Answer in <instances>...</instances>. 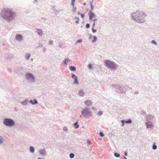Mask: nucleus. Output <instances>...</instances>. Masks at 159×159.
Here are the masks:
<instances>
[{
	"instance_id": "f257e3e1",
	"label": "nucleus",
	"mask_w": 159,
	"mask_h": 159,
	"mask_svg": "<svg viewBox=\"0 0 159 159\" xmlns=\"http://www.w3.org/2000/svg\"><path fill=\"white\" fill-rule=\"evenodd\" d=\"M16 14L11 9L5 8L2 9L0 13V19L10 23L15 20Z\"/></svg>"
},
{
	"instance_id": "f03ea898",
	"label": "nucleus",
	"mask_w": 159,
	"mask_h": 159,
	"mask_svg": "<svg viewBox=\"0 0 159 159\" xmlns=\"http://www.w3.org/2000/svg\"><path fill=\"white\" fill-rule=\"evenodd\" d=\"M132 19L136 22L139 23H143L145 22L144 18L146 16V13L140 11H137L131 14Z\"/></svg>"
},
{
	"instance_id": "7ed1b4c3",
	"label": "nucleus",
	"mask_w": 159,
	"mask_h": 159,
	"mask_svg": "<svg viewBox=\"0 0 159 159\" xmlns=\"http://www.w3.org/2000/svg\"><path fill=\"white\" fill-rule=\"evenodd\" d=\"M3 123L6 126L9 127H13L15 124V121L13 119L8 118L4 119Z\"/></svg>"
},
{
	"instance_id": "20e7f679",
	"label": "nucleus",
	"mask_w": 159,
	"mask_h": 159,
	"mask_svg": "<svg viewBox=\"0 0 159 159\" xmlns=\"http://www.w3.org/2000/svg\"><path fill=\"white\" fill-rule=\"evenodd\" d=\"M105 65L108 68L112 69H116L118 66L114 62L108 60H105Z\"/></svg>"
},
{
	"instance_id": "39448f33",
	"label": "nucleus",
	"mask_w": 159,
	"mask_h": 159,
	"mask_svg": "<svg viewBox=\"0 0 159 159\" xmlns=\"http://www.w3.org/2000/svg\"><path fill=\"white\" fill-rule=\"evenodd\" d=\"M113 89L115 90L118 93H124L125 90L124 86L122 85H113L112 86Z\"/></svg>"
},
{
	"instance_id": "423d86ee",
	"label": "nucleus",
	"mask_w": 159,
	"mask_h": 159,
	"mask_svg": "<svg viewBox=\"0 0 159 159\" xmlns=\"http://www.w3.org/2000/svg\"><path fill=\"white\" fill-rule=\"evenodd\" d=\"M25 77L26 80L29 82L34 83L35 82V77L31 73L28 72L25 74Z\"/></svg>"
},
{
	"instance_id": "0eeeda50",
	"label": "nucleus",
	"mask_w": 159,
	"mask_h": 159,
	"mask_svg": "<svg viewBox=\"0 0 159 159\" xmlns=\"http://www.w3.org/2000/svg\"><path fill=\"white\" fill-rule=\"evenodd\" d=\"M81 113L84 117L85 118H87L88 116H92L91 112L89 111V108L87 107H86L82 111Z\"/></svg>"
},
{
	"instance_id": "6e6552de",
	"label": "nucleus",
	"mask_w": 159,
	"mask_h": 159,
	"mask_svg": "<svg viewBox=\"0 0 159 159\" xmlns=\"http://www.w3.org/2000/svg\"><path fill=\"white\" fill-rule=\"evenodd\" d=\"M71 78L74 79V84H78L79 82L78 80V77L75 75L71 73Z\"/></svg>"
},
{
	"instance_id": "1a4fd4ad",
	"label": "nucleus",
	"mask_w": 159,
	"mask_h": 159,
	"mask_svg": "<svg viewBox=\"0 0 159 159\" xmlns=\"http://www.w3.org/2000/svg\"><path fill=\"white\" fill-rule=\"evenodd\" d=\"M95 15V14L91 10H90L89 13V20H92L93 18L94 17Z\"/></svg>"
},
{
	"instance_id": "9d476101",
	"label": "nucleus",
	"mask_w": 159,
	"mask_h": 159,
	"mask_svg": "<svg viewBox=\"0 0 159 159\" xmlns=\"http://www.w3.org/2000/svg\"><path fill=\"white\" fill-rule=\"evenodd\" d=\"M23 39V37L21 34H17L16 36V39L19 42L22 41Z\"/></svg>"
},
{
	"instance_id": "9b49d317",
	"label": "nucleus",
	"mask_w": 159,
	"mask_h": 159,
	"mask_svg": "<svg viewBox=\"0 0 159 159\" xmlns=\"http://www.w3.org/2000/svg\"><path fill=\"white\" fill-rule=\"evenodd\" d=\"M84 104L87 106H90L91 105L92 102L90 100H86L84 101Z\"/></svg>"
},
{
	"instance_id": "f8f14e48",
	"label": "nucleus",
	"mask_w": 159,
	"mask_h": 159,
	"mask_svg": "<svg viewBox=\"0 0 159 159\" xmlns=\"http://www.w3.org/2000/svg\"><path fill=\"white\" fill-rule=\"evenodd\" d=\"M29 103H31L33 105H34L35 104H38V102L36 99H34L33 100H30L29 101Z\"/></svg>"
},
{
	"instance_id": "ddd939ff",
	"label": "nucleus",
	"mask_w": 159,
	"mask_h": 159,
	"mask_svg": "<svg viewBox=\"0 0 159 159\" xmlns=\"http://www.w3.org/2000/svg\"><path fill=\"white\" fill-rule=\"evenodd\" d=\"M39 152L40 154L43 156L46 155V151L44 149H40L39 151Z\"/></svg>"
},
{
	"instance_id": "4468645a",
	"label": "nucleus",
	"mask_w": 159,
	"mask_h": 159,
	"mask_svg": "<svg viewBox=\"0 0 159 159\" xmlns=\"http://www.w3.org/2000/svg\"><path fill=\"white\" fill-rule=\"evenodd\" d=\"M146 124L147 128H151L152 126V123L150 121L146 122Z\"/></svg>"
},
{
	"instance_id": "2eb2a0df",
	"label": "nucleus",
	"mask_w": 159,
	"mask_h": 159,
	"mask_svg": "<svg viewBox=\"0 0 159 159\" xmlns=\"http://www.w3.org/2000/svg\"><path fill=\"white\" fill-rule=\"evenodd\" d=\"M36 31L37 32L38 35L41 36H42L43 34V31L41 29L36 28Z\"/></svg>"
},
{
	"instance_id": "dca6fc26",
	"label": "nucleus",
	"mask_w": 159,
	"mask_h": 159,
	"mask_svg": "<svg viewBox=\"0 0 159 159\" xmlns=\"http://www.w3.org/2000/svg\"><path fill=\"white\" fill-rule=\"evenodd\" d=\"M29 102L28 99H25L24 101L21 102V104L23 106H25L28 104Z\"/></svg>"
},
{
	"instance_id": "f3484780",
	"label": "nucleus",
	"mask_w": 159,
	"mask_h": 159,
	"mask_svg": "<svg viewBox=\"0 0 159 159\" xmlns=\"http://www.w3.org/2000/svg\"><path fill=\"white\" fill-rule=\"evenodd\" d=\"M80 96H83L84 94V93L82 89L80 90L78 93Z\"/></svg>"
},
{
	"instance_id": "a211bd4d",
	"label": "nucleus",
	"mask_w": 159,
	"mask_h": 159,
	"mask_svg": "<svg viewBox=\"0 0 159 159\" xmlns=\"http://www.w3.org/2000/svg\"><path fill=\"white\" fill-rule=\"evenodd\" d=\"M78 121H77L73 124V126L75 129H78L79 127V125H78Z\"/></svg>"
},
{
	"instance_id": "6ab92c4d",
	"label": "nucleus",
	"mask_w": 159,
	"mask_h": 159,
	"mask_svg": "<svg viewBox=\"0 0 159 159\" xmlns=\"http://www.w3.org/2000/svg\"><path fill=\"white\" fill-rule=\"evenodd\" d=\"M124 90H125V92L126 90H131L132 89V88L129 87L127 86H124Z\"/></svg>"
},
{
	"instance_id": "aec40b11",
	"label": "nucleus",
	"mask_w": 159,
	"mask_h": 159,
	"mask_svg": "<svg viewBox=\"0 0 159 159\" xmlns=\"http://www.w3.org/2000/svg\"><path fill=\"white\" fill-rule=\"evenodd\" d=\"M70 70L72 71H75L76 70V67L74 66H71L69 67Z\"/></svg>"
},
{
	"instance_id": "412c9836",
	"label": "nucleus",
	"mask_w": 159,
	"mask_h": 159,
	"mask_svg": "<svg viewBox=\"0 0 159 159\" xmlns=\"http://www.w3.org/2000/svg\"><path fill=\"white\" fill-rule=\"evenodd\" d=\"M30 152L34 153L35 151L34 148L32 146H30Z\"/></svg>"
},
{
	"instance_id": "4be33fe9",
	"label": "nucleus",
	"mask_w": 159,
	"mask_h": 159,
	"mask_svg": "<svg viewBox=\"0 0 159 159\" xmlns=\"http://www.w3.org/2000/svg\"><path fill=\"white\" fill-rule=\"evenodd\" d=\"M70 61L69 58H67L64 61V63L65 65L67 66V62Z\"/></svg>"
},
{
	"instance_id": "5701e85b",
	"label": "nucleus",
	"mask_w": 159,
	"mask_h": 159,
	"mask_svg": "<svg viewBox=\"0 0 159 159\" xmlns=\"http://www.w3.org/2000/svg\"><path fill=\"white\" fill-rule=\"evenodd\" d=\"M92 38H93V39L92 41V42L93 43H94L97 41V38L96 36H93Z\"/></svg>"
},
{
	"instance_id": "b1692460",
	"label": "nucleus",
	"mask_w": 159,
	"mask_h": 159,
	"mask_svg": "<svg viewBox=\"0 0 159 159\" xmlns=\"http://www.w3.org/2000/svg\"><path fill=\"white\" fill-rule=\"evenodd\" d=\"M153 116L152 115H146V118L148 120H151V119L152 118Z\"/></svg>"
},
{
	"instance_id": "393cba45",
	"label": "nucleus",
	"mask_w": 159,
	"mask_h": 159,
	"mask_svg": "<svg viewBox=\"0 0 159 159\" xmlns=\"http://www.w3.org/2000/svg\"><path fill=\"white\" fill-rule=\"evenodd\" d=\"M30 56V53H26L25 55V58L26 59L28 60L29 59Z\"/></svg>"
},
{
	"instance_id": "a878e982",
	"label": "nucleus",
	"mask_w": 159,
	"mask_h": 159,
	"mask_svg": "<svg viewBox=\"0 0 159 159\" xmlns=\"http://www.w3.org/2000/svg\"><path fill=\"white\" fill-rule=\"evenodd\" d=\"M132 123V121L130 119L127 120H125V123L127 124H131Z\"/></svg>"
},
{
	"instance_id": "bb28decb",
	"label": "nucleus",
	"mask_w": 159,
	"mask_h": 159,
	"mask_svg": "<svg viewBox=\"0 0 159 159\" xmlns=\"http://www.w3.org/2000/svg\"><path fill=\"white\" fill-rule=\"evenodd\" d=\"M157 146L156 145V144L155 143H153L152 146V149L154 150H156L157 149Z\"/></svg>"
},
{
	"instance_id": "cd10ccee",
	"label": "nucleus",
	"mask_w": 159,
	"mask_h": 159,
	"mask_svg": "<svg viewBox=\"0 0 159 159\" xmlns=\"http://www.w3.org/2000/svg\"><path fill=\"white\" fill-rule=\"evenodd\" d=\"M3 142V138L2 136L0 135V144H2Z\"/></svg>"
},
{
	"instance_id": "c85d7f7f",
	"label": "nucleus",
	"mask_w": 159,
	"mask_h": 159,
	"mask_svg": "<svg viewBox=\"0 0 159 159\" xmlns=\"http://www.w3.org/2000/svg\"><path fill=\"white\" fill-rule=\"evenodd\" d=\"M75 19H77V20L75 21V23L76 24H78L79 22L80 19L78 17H75Z\"/></svg>"
},
{
	"instance_id": "c756f323",
	"label": "nucleus",
	"mask_w": 159,
	"mask_h": 159,
	"mask_svg": "<svg viewBox=\"0 0 159 159\" xmlns=\"http://www.w3.org/2000/svg\"><path fill=\"white\" fill-rule=\"evenodd\" d=\"M151 43L155 45H157V42L154 40H152Z\"/></svg>"
},
{
	"instance_id": "7c9ffc66",
	"label": "nucleus",
	"mask_w": 159,
	"mask_h": 159,
	"mask_svg": "<svg viewBox=\"0 0 159 159\" xmlns=\"http://www.w3.org/2000/svg\"><path fill=\"white\" fill-rule=\"evenodd\" d=\"M75 155L73 153H71L70 154L69 157L70 158H73L74 157Z\"/></svg>"
},
{
	"instance_id": "2f4dec72",
	"label": "nucleus",
	"mask_w": 159,
	"mask_h": 159,
	"mask_svg": "<svg viewBox=\"0 0 159 159\" xmlns=\"http://www.w3.org/2000/svg\"><path fill=\"white\" fill-rule=\"evenodd\" d=\"M114 155L115 157H120V154L116 152L114 153Z\"/></svg>"
},
{
	"instance_id": "473e14b6",
	"label": "nucleus",
	"mask_w": 159,
	"mask_h": 159,
	"mask_svg": "<svg viewBox=\"0 0 159 159\" xmlns=\"http://www.w3.org/2000/svg\"><path fill=\"white\" fill-rule=\"evenodd\" d=\"M88 68L90 69H92L93 68V65L91 64H89L88 65Z\"/></svg>"
},
{
	"instance_id": "72a5a7b5",
	"label": "nucleus",
	"mask_w": 159,
	"mask_h": 159,
	"mask_svg": "<svg viewBox=\"0 0 159 159\" xmlns=\"http://www.w3.org/2000/svg\"><path fill=\"white\" fill-rule=\"evenodd\" d=\"M102 114H103V112L101 111H98L97 113V114L98 115L100 116H101V115H102Z\"/></svg>"
},
{
	"instance_id": "f704fd0d",
	"label": "nucleus",
	"mask_w": 159,
	"mask_h": 159,
	"mask_svg": "<svg viewBox=\"0 0 159 159\" xmlns=\"http://www.w3.org/2000/svg\"><path fill=\"white\" fill-rule=\"evenodd\" d=\"M75 0H71V5L73 7H74L75 6Z\"/></svg>"
},
{
	"instance_id": "c9c22d12",
	"label": "nucleus",
	"mask_w": 159,
	"mask_h": 159,
	"mask_svg": "<svg viewBox=\"0 0 159 159\" xmlns=\"http://www.w3.org/2000/svg\"><path fill=\"white\" fill-rule=\"evenodd\" d=\"M99 134L101 137H102L104 136L103 133L102 132H100Z\"/></svg>"
},
{
	"instance_id": "e433bc0d",
	"label": "nucleus",
	"mask_w": 159,
	"mask_h": 159,
	"mask_svg": "<svg viewBox=\"0 0 159 159\" xmlns=\"http://www.w3.org/2000/svg\"><path fill=\"white\" fill-rule=\"evenodd\" d=\"M90 27V25L88 23L86 24V25H85V27L87 29H89V28Z\"/></svg>"
},
{
	"instance_id": "4c0bfd02",
	"label": "nucleus",
	"mask_w": 159,
	"mask_h": 159,
	"mask_svg": "<svg viewBox=\"0 0 159 159\" xmlns=\"http://www.w3.org/2000/svg\"><path fill=\"white\" fill-rule=\"evenodd\" d=\"M82 39H80L79 40H78L76 41V43H81L82 42Z\"/></svg>"
},
{
	"instance_id": "58836bf2",
	"label": "nucleus",
	"mask_w": 159,
	"mask_h": 159,
	"mask_svg": "<svg viewBox=\"0 0 159 159\" xmlns=\"http://www.w3.org/2000/svg\"><path fill=\"white\" fill-rule=\"evenodd\" d=\"M77 8L76 7H75L74 6L73 7V8L72 9V11L73 12H75L76 11Z\"/></svg>"
},
{
	"instance_id": "ea45409f",
	"label": "nucleus",
	"mask_w": 159,
	"mask_h": 159,
	"mask_svg": "<svg viewBox=\"0 0 159 159\" xmlns=\"http://www.w3.org/2000/svg\"><path fill=\"white\" fill-rule=\"evenodd\" d=\"M92 31L93 33H94L97 32V30H95V29H94V28H92Z\"/></svg>"
},
{
	"instance_id": "a19ab883",
	"label": "nucleus",
	"mask_w": 159,
	"mask_h": 159,
	"mask_svg": "<svg viewBox=\"0 0 159 159\" xmlns=\"http://www.w3.org/2000/svg\"><path fill=\"white\" fill-rule=\"evenodd\" d=\"M43 47V45L41 43H39L38 44V45L37 46V48H38L39 47H41V48H42Z\"/></svg>"
},
{
	"instance_id": "79ce46f5",
	"label": "nucleus",
	"mask_w": 159,
	"mask_h": 159,
	"mask_svg": "<svg viewBox=\"0 0 159 159\" xmlns=\"http://www.w3.org/2000/svg\"><path fill=\"white\" fill-rule=\"evenodd\" d=\"M13 55L12 54H10L8 55V58L9 59L13 57Z\"/></svg>"
},
{
	"instance_id": "37998d69",
	"label": "nucleus",
	"mask_w": 159,
	"mask_h": 159,
	"mask_svg": "<svg viewBox=\"0 0 159 159\" xmlns=\"http://www.w3.org/2000/svg\"><path fill=\"white\" fill-rule=\"evenodd\" d=\"M63 131L65 132H67L68 131V129L66 127H64L63 128Z\"/></svg>"
},
{
	"instance_id": "c03bdc74",
	"label": "nucleus",
	"mask_w": 159,
	"mask_h": 159,
	"mask_svg": "<svg viewBox=\"0 0 159 159\" xmlns=\"http://www.w3.org/2000/svg\"><path fill=\"white\" fill-rule=\"evenodd\" d=\"M141 115H143V116H146L147 115L146 114V112L145 111H142L141 113Z\"/></svg>"
},
{
	"instance_id": "a18cd8bd",
	"label": "nucleus",
	"mask_w": 159,
	"mask_h": 159,
	"mask_svg": "<svg viewBox=\"0 0 159 159\" xmlns=\"http://www.w3.org/2000/svg\"><path fill=\"white\" fill-rule=\"evenodd\" d=\"M84 14H85V13H82V14H80L81 17L83 19H84Z\"/></svg>"
},
{
	"instance_id": "49530a36",
	"label": "nucleus",
	"mask_w": 159,
	"mask_h": 159,
	"mask_svg": "<svg viewBox=\"0 0 159 159\" xmlns=\"http://www.w3.org/2000/svg\"><path fill=\"white\" fill-rule=\"evenodd\" d=\"M120 122L122 124H124V123H125V120H120Z\"/></svg>"
},
{
	"instance_id": "de8ad7c7",
	"label": "nucleus",
	"mask_w": 159,
	"mask_h": 159,
	"mask_svg": "<svg viewBox=\"0 0 159 159\" xmlns=\"http://www.w3.org/2000/svg\"><path fill=\"white\" fill-rule=\"evenodd\" d=\"M95 22H93L92 26V28H94V27L95 26Z\"/></svg>"
},
{
	"instance_id": "09e8293b",
	"label": "nucleus",
	"mask_w": 159,
	"mask_h": 159,
	"mask_svg": "<svg viewBox=\"0 0 159 159\" xmlns=\"http://www.w3.org/2000/svg\"><path fill=\"white\" fill-rule=\"evenodd\" d=\"M53 41L52 40L50 41L49 42V44L50 45H52Z\"/></svg>"
},
{
	"instance_id": "8fccbe9b",
	"label": "nucleus",
	"mask_w": 159,
	"mask_h": 159,
	"mask_svg": "<svg viewBox=\"0 0 159 159\" xmlns=\"http://www.w3.org/2000/svg\"><path fill=\"white\" fill-rule=\"evenodd\" d=\"M90 7L91 11L93 9V7L92 4H90Z\"/></svg>"
},
{
	"instance_id": "3c124183",
	"label": "nucleus",
	"mask_w": 159,
	"mask_h": 159,
	"mask_svg": "<svg viewBox=\"0 0 159 159\" xmlns=\"http://www.w3.org/2000/svg\"><path fill=\"white\" fill-rule=\"evenodd\" d=\"M87 143L88 144L90 145L91 144V142L89 140H88L87 141Z\"/></svg>"
},
{
	"instance_id": "603ef678",
	"label": "nucleus",
	"mask_w": 159,
	"mask_h": 159,
	"mask_svg": "<svg viewBox=\"0 0 159 159\" xmlns=\"http://www.w3.org/2000/svg\"><path fill=\"white\" fill-rule=\"evenodd\" d=\"M124 155L125 156H127L128 155V153H127V152H125L124 153Z\"/></svg>"
},
{
	"instance_id": "864d4df0",
	"label": "nucleus",
	"mask_w": 159,
	"mask_h": 159,
	"mask_svg": "<svg viewBox=\"0 0 159 159\" xmlns=\"http://www.w3.org/2000/svg\"><path fill=\"white\" fill-rule=\"evenodd\" d=\"M41 20H47V19L46 18H43V17H42L41 18Z\"/></svg>"
},
{
	"instance_id": "5fc2aeb1",
	"label": "nucleus",
	"mask_w": 159,
	"mask_h": 159,
	"mask_svg": "<svg viewBox=\"0 0 159 159\" xmlns=\"http://www.w3.org/2000/svg\"><path fill=\"white\" fill-rule=\"evenodd\" d=\"M97 20H98V19L97 18L94 19L93 20V22H95V21H96Z\"/></svg>"
},
{
	"instance_id": "6e6d98bb",
	"label": "nucleus",
	"mask_w": 159,
	"mask_h": 159,
	"mask_svg": "<svg viewBox=\"0 0 159 159\" xmlns=\"http://www.w3.org/2000/svg\"><path fill=\"white\" fill-rule=\"evenodd\" d=\"M8 70L10 72H11L12 71V70L11 69H9Z\"/></svg>"
},
{
	"instance_id": "4d7b16f0",
	"label": "nucleus",
	"mask_w": 159,
	"mask_h": 159,
	"mask_svg": "<svg viewBox=\"0 0 159 159\" xmlns=\"http://www.w3.org/2000/svg\"><path fill=\"white\" fill-rule=\"evenodd\" d=\"M93 1H90L89 2V3L90 4H92V3H93Z\"/></svg>"
},
{
	"instance_id": "13d9d810",
	"label": "nucleus",
	"mask_w": 159,
	"mask_h": 159,
	"mask_svg": "<svg viewBox=\"0 0 159 159\" xmlns=\"http://www.w3.org/2000/svg\"><path fill=\"white\" fill-rule=\"evenodd\" d=\"M17 73H18V74H22L23 72H18Z\"/></svg>"
},
{
	"instance_id": "bf43d9fd",
	"label": "nucleus",
	"mask_w": 159,
	"mask_h": 159,
	"mask_svg": "<svg viewBox=\"0 0 159 159\" xmlns=\"http://www.w3.org/2000/svg\"><path fill=\"white\" fill-rule=\"evenodd\" d=\"M92 109L93 110H95V108L94 107H92Z\"/></svg>"
},
{
	"instance_id": "052dcab7",
	"label": "nucleus",
	"mask_w": 159,
	"mask_h": 159,
	"mask_svg": "<svg viewBox=\"0 0 159 159\" xmlns=\"http://www.w3.org/2000/svg\"><path fill=\"white\" fill-rule=\"evenodd\" d=\"M135 93L136 94H138L139 93V92L138 91H137L135 92Z\"/></svg>"
},
{
	"instance_id": "680f3d73",
	"label": "nucleus",
	"mask_w": 159,
	"mask_h": 159,
	"mask_svg": "<svg viewBox=\"0 0 159 159\" xmlns=\"http://www.w3.org/2000/svg\"><path fill=\"white\" fill-rule=\"evenodd\" d=\"M92 36H92V34H90V35L89 36V39H90L91 37H92Z\"/></svg>"
},
{
	"instance_id": "e2e57ef3",
	"label": "nucleus",
	"mask_w": 159,
	"mask_h": 159,
	"mask_svg": "<svg viewBox=\"0 0 159 159\" xmlns=\"http://www.w3.org/2000/svg\"><path fill=\"white\" fill-rule=\"evenodd\" d=\"M77 14H78V15H80V14H81L79 11H78V12H77Z\"/></svg>"
},
{
	"instance_id": "0e129e2a",
	"label": "nucleus",
	"mask_w": 159,
	"mask_h": 159,
	"mask_svg": "<svg viewBox=\"0 0 159 159\" xmlns=\"http://www.w3.org/2000/svg\"><path fill=\"white\" fill-rule=\"evenodd\" d=\"M86 4L85 2H84L83 4V5L84 6H85L86 5Z\"/></svg>"
},
{
	"instance_id": "69168bd1",
	"label": "nucleus",
	"mask_w": 159,
	"mask_h": 159,
	"mask_svg": "<svg viewBox=\"0 0 159 159\" xmlns=\"http://www.w3.org/2000/svg\"><path fill=\"white\" fill-rule=\"evenodd\" d=\"M2 45L3 46H5V44L4 43H2Z\"/></svg>"
},
{
	"instance_id": "338daca9",
	"label": "nucleus",
	"mask_w": 159,
	"mask_h": 159,
	"mask_svg": "<svg viewBox=\"0 0 159 159\" xmlns=\"http://www.w3.org/2000/svg\"><path fill=\"white\" fill-rule=\"evenodd\" d=\"M37 0H34V3H35V2H37Z\"/></svg>"
},
{
	"instance_id": "774afa93",
	"label": "nucleus",
	"mask_w": 159,
	"mask_h": 159,
	"mask_svg": "<svg viewBox=\"0 0 159 159\" xmlns=\"http://www.w3.org/2000/svg\"><path fill=\"white\" fill-rule=\"evenodd\" d=\"M124 124H122V125H121V126H124Z\"/></svg>"
}]
</instances>
